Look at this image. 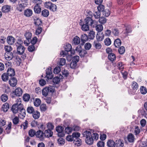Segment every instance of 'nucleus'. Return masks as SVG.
<instances>
[{
	"instance_id": "nucleus-1",
	"label": "nucleus",
	"mask_w": 147,
	"mask_h": 147,
	"mask_svg": "<svg viewBox=\"0 0 147 147\" xmlns=\"http://www.w3.org/2000/svg\"><path fill=\"white\" fill-rule=\"evenodd\" d=\"M83 136L85 137L86 142L88 144L92 145L93 144L94 139L91 132L89 131H86L83 133Z\"/></svg>"
},
{
	"instance_id": "nucleus-2",
	"label": "nucleus",
	"mask_w": 147,
	"mask_h": 147,
	"mask_svg": "<svg viewBox=\"0 0 147 147\" xmlns=\"http://www.w3.org/2000/svg\"><path fill=\"white\" fill-rule=\"evenodd\" d=\"M61 69L59 67H56V84L59 82L61 79L63 78V76L61 73Z\"/></svg>"
},
{
	"instance_id": "nucleus-3",
	"label": "nucleus",
	"mask_w": 147,
	"mask_h": 147,
	"mask_svg": "<svg viewBox=\"0 0 147 147\" xmlns=\"http://www.w3.org/2000/svg\"><path fill=\"white\" fill-rule=\"evenodd\" d=\"M22 42L20 41L17 42L16 43V45L17 47V53L20 55L23 54L25 51V48L24 47L21 45Z\"/></svg>"
},
{
	"instance_id": "nucleus-4",
	"label": "nucleus",
	"mask_w": 147,
	"mask_h": 147,
	"mask_svg": "<svg viewBox=\"0 0 147 147\" xmlns=\"http://www.w3.org/2000/svg\"><path fill=\"white\" fill-rule=\"evenodd\" d=\"M24 36L26 38V40H24V43L26 45L28 46L30 44L31 41L32 34L30 32H27L25 34Z\"/></svg>"
},
{
	"instance_id": "nucleus-5",
	"label": "nucleus",
	"mask_w": 147,
	"mask_h": 147,
	"mask_svg": "<svg viewBox=\"0 0 147 147\" xmlns=\"http://www.w3.org/2000/svg\"><path fill=\"white\" fill-rule=\"evenodd\" d=\"M138 84L135 81L132 82L131 84V87L132 88V91L131 92H129V93L132 95L135 94L138 89Z\"/></svg>"
},
{
	"instance_id": "nucleus-6",
	"label": "nucleus",
	"mask_w": 147,
	"mask_h": 147,
	"mask_svg": "<svg viewBox=\"0 0 147 147\" xmlns=\"http://www.w3.org/2000/svg\"><path fill=\"white\" fill-rule=\"evenodd\" d=\"M86 24H89V25L92 27H95L98 24V22L95 20H93L92 18H87L86 21Z\"/></svg>"
},
{
	"instance_id": "nucleus-7",
	"label": "nucleus",
	"mask_w": 147,
	"mask_h": 147,
	"mask_svg": "<svg viewBox=\"0 0 147 147\" xmlns=\"http://www.w3.org/2000/svg\"><path fill=\"white\" fill-rule=\"evenodd\" d=\"M19 117L21 119H23L26 115V111L24 108L23 105H22L20 107V110L19 111Z\"/></svg>"
},
{
	"instance_id": "nucleus-8",
	"label": "nucleus",
	"mask_w": 147,
	"mask_h": 147,
	"mask_svg": "<svg viewBox=\"0 0 147 147\" xmlns=\"http://www.w3.org/2000/svg\"><path fill=\"white\" fill-rule=\"evenodd\" d=\"M85 21V24H84L82 22H81L80 25L81 26V29L83 31H87L89 30V24H86V22Z\"/></svg>"
},
{
	"instance_id": "nucleus-9",
	"label": "nucleus",
	"mask_w": 147,
	"mask_h": 147,
	"mask_svg": "<svg viewBox=\"0 0 147 147\" xmlns=\"http://www.w3.org/2000/svg\"><path fill=\"white\" fill-rule=\"evenodd\" d=\"M13 57V54L12 52H6L4 55L5 59L7 61L11 60Z\"/></svg>"
},
{
	"instance_id": "nucleus-10",
	"label": "nucleus",
	"mask_w": 147,
	"mask_h": 147,
	"mask_svg": "<svg viewBox=\"0 0 147 147\" xmlns=\"http://www.w3.org/2000/svg\"><path fill=\"white\" fill-rule=\"evenodd\" d=\"M45 7L47 8H49L50 10L53 12L55 11V5L50 2H46L45 4Z\"/></svg>"
},
{
	"instance_id": "nucleus-11",
	"label": "nucleus",
	"mask_w": 147,
	"mask_h": 147,
	"mask_svg": "<svg viewBox=\"0 0 147 147\" xmlns=\"http://www.w3.org/2000/svg\"><path fill=\"white\" fill-rule=\"evenodd\" d=\"M36 137L41 140H43L44 138V134L43 131L39 130L36 132Z\"/></svg>"
},
{
	"instance_id": "nucleus-12",
	"label": "nucleus",
	"mask_w": 147,
	"mask_h": 147,
	"mask_svg": "<svg viewBox=\"0 0 147 147\" xmlns=\"http://www.w3.org/2000/svg\"><path fill=\"white\" fill-rule=\"evenodd\" d=\"M46 77L48 79H52L53 77V76L52 74L51 71V69L49 67L46 70Z\"/></svg>"
},
{
	"instance_id": "nucleus-13",
	"label": "nucleus",
	"mask_w": 147,
	"mask_h": 147,
	"mask_svg": "<svg viewBox=\"0 0 147 147\" xmlns=\"http://www.w3.org/2000/svg\"><path fill=\"white\" fill-rule=\"evenodd\" d=\"M10 85L12 87H15L16 85L17 81L16 78L14 77H11L9 81Z\"/></svg>"
},
{
	"instance_id": "nucleus-14",
	"label": "nucleus",
	"mask_w": 147,
	"mask_h": 147,
	"mask_svg": "<svg viewBox=\"0 0 147 147\" xmlns=\"http://www.w3.org/2000/svg\"><path fill=\"white\" fill-rule=\"evenodd\" d=\"M22 105L18 106L16 105H13L12 107L11 110L13 113L16 114L18 113L20 110V107Z\"/></svg>"
},
{
	"instance_id": "nucleus-15",
	"label": "nucleus",
	"mask_w": 147,
	"mask_h": 147,
	"mask_svg": "<svg viewBox=\"0 0 147 147\" xmlns=\"http://www.w3.org/2000/svg\"><path fill=\"white\" fill-rule=\"evenodd\" d=\"M44 138H48L51 137L53 134L52 131L49 129H46L44 132Z\"/></svg>"
},
{
	"instance_id": "nucleus-16",
	"label": "nucleus",
	"mask_w": 147,
	"mask_h": 147,
	"mask_svg": "<svg viewBox=\"0 0 147 147\" xmlns=\"http://www.w3.org/2000/svg\"><path fill=\"white\" fill-rule=\"evenodd\" d=\"M124 145V144L123 142L121 140L119 139L116 140L115 146L117 147H123Z\"/></svg>"
},
{
	"instance_id": "nucleus-17",
	"label": "nucleus",
	"mask_w": 147,
	"mask_h": 147,
	"mask_svg": "<svg viewBox=\"0 0 147 147\" xmlns=\"http://www.w3.org/2000/svg\"><path fill=\"white\" fill-rule=\"evenodd\" d=\"M104 34L103 33H98L96 35V39L97 41H101L104 38Z\"/></svg>"
},
{
	"instance_id": "nucleus-18",
	"label": "nucleus",
	"mask_w": 147,
	"mask_h": 147,
	"mask_svg": "<svg viewBox=\"0 0 147 147\" xmlns=\"http://www.w3.org/2000/svg\"><path fill=\"white\" fill-rule=\"evenodd\" d=\"M127 139L129 142L133 143L135 140V137L132 134L129 133L127 136Z\"/></svg>"
},
{
	"instance_id": "nucleus-19",
	"label": "nucleus",
	"mask_w": 147,
	"mask_h": 147,
	"mask_svg": "<svg viewBox=\"0 0 147 147\" xmlns=\"http://www.w3.org/2000/svg\"><path fill=\"white\" fill-rule=\"evenodd\" d=\"M16 96H21L23 93L22 90L20 88H17L13 92Z\"/></svg>"
},
{
	"instance_id": "nucleus-20",
	"label": "nucleus",
	"mask_w": 147,
	"mask_h": 147,
	"mask_svg": "<svg viewBox=\"0 0 147 147\" xmlns=\"http://www.w3.org/2000/svg\"><path fill=\"white\" fill-rule=\"evenodd\" d=\"M7 40L9 44L12 45L15 42V38L11 36H9L7 37Z\"/></svg>"
},
{
	"instance_id": "nucleus-21",
	"label": "nucleus",
	"mask_w": 147,
	"mask_h": 147,
	"mask_svg": "<svg viewBox=\"0 0 147 147\" xmlns=\"http://www.w3.org/2000/svg\"><path fill=\"white\" fill-rule=\"evenodd\" d=\"M81 39L82 42V44L83 45L88 39L87 35L85 34L82 35L81 36Z\"/></svg>"
},
{
	"instance_id": "nucleus-22",
	"label": "nucleus",
	"mask_w": 147,
	"mask_h": 147,
	"mask_svg": "<svg viewBox=\"0 0 147 147\" xmlns=\"http://www.w3.org/2000/svg\"><path fill=\"white\" fill-rule=\"evenodd\" d=\"M11 8V6L9 5H5L2 7V10L3 12H8L10 10Z\"/></svg>"
},
{
	"instance_id": "nucleus-23",
	"label": "nucleus",
	"mask_w": 147,
	"mask_h": 147,
	"mask_svg": "<svg viewBox=\"0 0 147 147\" xmlns=\"http://www.w3.org/2000/svg\"><path fill=\"white\" fill-rule=\"evenodd\" d=\"M66 63V60L64 58H61L58 59L57 63L58 64L63 66L65 65Z\"/></svg>"
},
{
	"instance_id": "nucleus-24",
	"label": "nucleus",
	"mask_w": 147,
	"mask_h": 147,
	"mask_svg": "<svg viewBox=\"0 0 147 147\" xmlns=\"http://www.w3.org/2000/svg\"><path fill=\"white\" fill-rule=\"evenodd\" d=\"M25 5L24 3L19 4L17 7V10L20 12H22L24 10L25 7Z\"/></svg>"
},
{
	"instance_id": "nucleus-25",
	"label": "nucleus",
	"mask_w": 147,
	"mask_h": 147,
	"mask_svg": "<svg viewBox=\"0 0 147 147\" xmlns=\"http://www.w3.org/2000/svg\"><path fill=\"white\" fill-rule=\"evenodd\" d=\"M49 90H48V87L46 86L42 90V94L43 96L46 97L48 95Z\"/></svg>"
},
{
	"instance_id": "nucleus-26",
	"label": "nucleus",
	"mask_w": 147,
	"mask_h": 147,
	"mask_svg": "<svg viewBox=\"0 0 147 147\" xmlns=\"http://www.w3.org/2000/svg\"><path fill=\"white\" fill-rule=\"evenodd\" d=\"M93 46L96 49H100L102 47L101 44L99 42V41L96 40L94 41Z\"/></svg>"
},
{
	"instance_id": "nucleus-27",
	"label": "nucleus",
	"mask_w": 147,
	"mask_h": 147,
	"mask_svg": "<svg viewBox=\"0 0 147 147\" xmlns=\"http://www.w3.org/2000/svg\"><path fill=\"white\" fill-rule=\"evenodd\" d=\"M32 14V11L30 9H27L24 11V15L27 17H30Z\"/></svg>"
},
{
	"instance_id": "nucleus-28",
	"label": "nucleus",
	"mask_w": 147,
	"mask_h": 147,
	"mask_svg": "<svg viewBox=\"0 0 147 147\" xmlns=\"http://www.w3.org/2000/svg\"><path fill=\"white\" fill-rule=\"evenodd\" d=\"M107 145L109 147H115V142L112 140H109L107 142Z\"/></svg>"
},
{
	"instance_id": "nucleus-29",
	"label": "nucleus",
	"mask_w": 147,
	"mask_h": 147,
	"mask_svg": "<svg viewBox=\"0 0 147 147\" xmlns=\"http://www.w3.org/2000/svg\"><path fill=\"white\" fill-rule=\"evenodd\" d=\"M32 115L34 119H37L40 117V114L38 111H36L32 113Z\"/></svg>"
},
{
	"instance_id": "nucleus-30",
	"label": "nucleus",
	"mask_w": 147,
	"mask_h": 147,
	"mask_svg": "<svg viewBox=\"0 0 147 147\" xmlns=\"http://www.w3.org/2000/svg\"><path fill=\"white\" fill-rule=\"evenodd\" d=\"M108 58L109 60L111 61H113L115 59L116 56L114 53H110L109 54Z\"/></svg>"
},
{
	"instance_id": "nucleus-31",
	"label": "nucleus",
	"mask_w": 147,
	"mask_h": 147,
	"mask_svg": "<svg viewBox=\"0 0 147 147\" xmlns=\"http://www.w3.org/2000/svg\"><path fill=\"white\" fill-rule=\"evenodd\" d=\"M9 108V105L8 103H5L2 106V110L4 112H7Z\"/></svg>"
},
{
	"instance_id": "nucleus-32",
	"label": "nucleus",
	"mask_w": 147,
	"mask_h": 147,
	"mask_svg": "<svg viewBox=\"0 0 147 147\" xmlns=\"http://www.w3.org/2000/svg\"><path fill=\"white\" fill-rule=\"evenodd\" d=\"M7 74L8 76H11L15 75V71L14 69L11 68H9L7 71Z\"/></svg>"
},
{
	"instance_id": "nucleus-33",
	"label": "nucleus",
	"mask_w": 147,
	"mask_h": 147,
	"mask_svg": "<svg viewBox=\"0 0 147 147\" xmlns=\"http://www.w3.org/2000/svg\"><path fill=\"white\" fill-rule=\"evenodd\" d=\"M28 121L26 120L21 125H20V129L22 128V127H23V129L24 130L26 129L28 127Z\"/></svg>"
},
{
	"instance_id": "nucleus-34",
	"label": "nucleus",
	"mask_w": 147,
	"mask_h": 147,
	"mask_svg": "<svg viewBox=\"0 0 147 147\" xmlns=\"http://www.w3.org/2000/svg\"><path fill=\"white\" fill-rule=\"evenodd\" d=\"M35 12L37 13H40L41 11V8L39 5H36L34 7Z\"/></svg>"
},
{
	"instance_id": "nucleus-35",
	"label": "nucleus",
	"mask_w": 147,
	"mask_h": 147,
	"mask_svg": "<svg viewBox=\"0 0 147 147\" xmlns=\"http://www.w3.org/2000/svg\"><path fill=\"white\" fill-rule=\"evenodd\" d=\"M96 30L98 32V33H99L103 30V26L100 24H97L95 27Z\"/></svg>"
},
{
	"instance_id": "nucleus-36",
	"label": "nucleus",
	"mask_w": 147,
	"mask_h": 147,
	"mask_svg": "<svg viewBox=\"0 0 147 147\" xmlns=\"http://www.w3.org/2000/svg\"><path fill=\"white\" fill-rule=\"evenodd\" d=\"M132 30L131 28L129 27H127L123 31V33L125 34V36H127L128 34L131 32Z\"/></svg>"
},
{
	"instance_id": "nucleus-37",
	"label": "nucleus",
	"mask_w": 147,
	"mask_h": 147,
	"mask_svg": "<svg viewBox=\"0 0 147 147\" xmlns=\"http://www.w3.org/2000/svg\"><path fill=\"white\" fill-rule=\"evenodd\" d=\"M121 40L119 38H117L115 40L114 45L116 47H118L121 45Z\"/></svg>"
},
{
	"instance_id": "nucleus-38",
	"label": "nucleus",
	"mask_w": 147,
	"mask_h": 147,
	"mask_svg": "<svg viewBox=\"0 0 147 147\" xmlns=\"http://www.w3.org/2000/svg\"><path fill=\"white\" fill-rule=\"evenodd\" d=\"M73 41L74 44L78 45L80 42V39L79 37L76 36L73 38Z\"/></svg>"
},
{
	"instance_id": "nucleus-39",
	"label": "nucleus",
	"mask_w": 147,
	"mask_h": 147,
	"mask_svg": "<svg viewBox=\"0 0 147 147\" xmlns=\"http://www.w3.org/2000/svg\"><path fill=\"white\" fill-rule=\"evenodd\" d=\"M117 66L118 69L121 71H123L124 68V64L122 62H119L117 65Z\"/></svg>"
},
{
	"instance_id": "nucleus-40",
	"label": "nucleus",
	"mask_w": 147,
	"mask_h": 147,
	"mask_svg": "<svg viewBox=\"0 0 147 147\" xmlns=\"http://www.w3.org/2000/svg\"><path fill=\"white\" fill-rule=\"evenodd\" d=\"M14 58L15 61L17 65L19 66L22 63L21 58L18 56H15Z\"/></svg>"
},
{
	"instance_id": "nucleus-41",
	"label": "nucleus",
	"mask_w": 147,
	"mask_h": 147,
	"mask_svg": "<svg viewBox=\"0 0 147 147\" xmlns=\"http://www.w3.org/2000/svg\"><path fill=\"white\" fill-rule=\"evenodd\" d=\"M19 118V116H16L12 119V122L13 124L16 125L19 123L20 121Z\"/></svg>"
},
{
	"instance_id": "nucleus-42",
	"label": "nucleus",
	"mask_w": 147,
	"mask_h": 147,
	"mask_svg": "<svg viewBox=\"0 0 147 147\" xmlns=\"http://www.w3.org/2000/svg\"><path fill=\"white\" fill-rule=\"evenodd\" d=\"M72 48L71 45L69 43H66L65 47V50L67 52H69L71 51Z\"/></svg>"
},
{
	"instance_id": "nucleus-43",
	"label": "nucleus",
	"mask_w": 147,
	"mask_h": 147,
	"mask_svg": "<svg viewBox=\"0 0 147 147\" xmlns=\"http://www.w3.org/2000/svg\"><path fill=\"white\" fill-rule=\"evenodd\" d=\"M65 140L61 138H59L57 140L59 146H61L64 144L65 143Z\"/></svg>"
},
{
	"instance_id": "nucleus-44",
	"label": "nucleus",
	"mask_w": 147,
	"mask_h": 147,
	"mask_svg": "<svg viewBox=\"0 0 147 147\" xmlns=\"http://www.w3.org/2000/svg\"><path fill=\"white\" fill-rule=\"evenodd\" d=\"M49 14V11L47 9H44L42 11V15L44 17H48Z\"/></svg>"
},
{
	"instance_id": "nucleus-45",
	"label": "nucleus",
	"mask_w": 147,
	"mask_h": 147,
	"mask_svg": "<svg viewBox=\"0 0 147 147\" xmlns=\"http://www.w3.org/2000/svg\"><path fill=\"white\" fill-rule=\"evenodd\" d=\"M95 35V33L93 31H90L89 33L88 37L90 39H93Z\"/></svg>"
},
{
	"instance_id": "nucleus-46",
	"label": "nucleus",
	"mask_w": 147,
	"mask_h": 147,
	"mask_svg": "<svg viewBox=\"0 0 147 147\" xmlns=\"http://www.w3.org/2000/svg\"><path fill=\"white\" fill-rule=\"evenodd\" d=\"M2 79L4 81H6L8 79V75L7 74L5 73L3 74L1 76Z\"/></svg>"
},
{
	"instance_id": "nucleus-47",
	"label": "nucleus",
	"mask_w": 147,
	"mask_h": 147,
	"mask_svg": "<svg viewBox=\"0 0 147 147\" xmlns=\"http://www.w3.org/2000/svg\"><path fill=\"white\" fill-rule=\"evenodd\" d=\"M36 132L33 129H30L28 131V134L31 137H34L35 135H36Z\"/></svg>"
},
{
	"instance_id": "nucleus-48",
	"label": "nucleus",
	"mask_w": 147,
	"mask_h": 147,
	"mask_svg": "<svg viewBox=\"0 0 147 147\" xmlns=\"http://www.w3.org/2000/svg\"><path fill=\"white\" fill-rule=\"evenodd\" d=\"M105 44L107 46L110 45L111 43V39L109 38H107L105 39L104 40Z\"/></svg>"
},
{
	"instance_id": "nucleus-49",
	"label": "nucleus",
	"mask_w": 147,
	"mask_h": 147,
	"mask_svg": "<svg viewBox=\"0 0 147 147\" xmlns=\"http://www.w3.org/2000/svg\"><path fill=\"white\" fill-rule=\"evenodd\" d=\"M41 102V100L39 99L36 98L34 101V103L35 106L38 107L40 105Z\"/></svg>"
},
{
	"instance_id": "nucleus-50",
	"label": "nucleus",
	"mask_w": 147,
	"mask_h": 147,
	"mask_svg": "<svg viewBox=\"0 0 147 147\" xmlns=\"http://www.w3.org/2000/svg\"><path fill=\"white\" fill-rule=\"evenodd\" d=\"M98 21L101 24H103L106 23L107 19L104 17H101L99 18Z\"/></svg>"
},
{
	"instance_id": "nucleus-51",
	"label": "nucleus",
	"mask_w": 147,
	"mask_h": 147,
	"mask_svg": "<svg viewBox=\"0 0 147 147\" xmlns=\"http://www.w3.org/2000/svg\"><path fill=\"white\" fill-rule=\"evenodd\" d=\"M73 130V128L71 127H67L65 128V133L67 134L71 133Z\"/></svg>"
},
{
	"instance_id": "nucleus-52",
	"label": "nucleus",
	"mask_w": 147,
	"mask_h": 147,
	"mask_svg": "<svg viewBox=\"0 0 147 147\" xmlns=\"http://www.w3.org/2000/svg\"><path fill=\"white\" fill-rule=\"evenodd\" d=\"M1 99L3 102H5L8 99V96L6 94H3L1 96Z\"/></svg>"
},
{
	"instance_id": "nucleus-53",
	"label": "nucleus",
	"mask_w": 147,
	"mask_h": 147,
	"mask_svg": "<svg viewBox=\"0 0 147 147\" xmlns=\"http://www.w3.org/2000/svg\"><path fill=\"white\" fill-rule=\"evenodd\" d=\"M140 91L141 93L143 94H145L147 92L146 88L144 86H142L140 88Z\"/></svg>"
},
{
	"instance_id": "nucleus-54",
	"label": "nucleus",
	"mask_w": 147,
	"mask_h": 147,
	"mask_svg": "<svg viewBox=\"0 0 147 147\" xmlns=\"http://www.w3.org/2000/svg\"><path fill=\"white\" fill-rule=\"evenodd\" d=\"M30 95L27 94H24L23 96V99L25 101H28L30 99Z\"/></svg>"
},
{
	"instance_id": "nucleus-55",
	"label": "nucleus",
	"mask_w": 147,
	"mask_h": 147,
	"mask_svg": "<svg viewBox=\"0 0 147 147\" xmlns=\"http://www.w3.org/2000/svg\"><path fill=\"white\" fill-rule=\"evenodd\" d=\"M112 32L113 34L115 36H118L119 33L118 29L116 28L112 29Z\"/></svg>"
},
{
	"instance_id": "nucleus-56",
	"label": "nucleus",
	"mask_w": 147,
	"mask_h": 147,
	"mask_svg": "<svg viewBox=\"0 0 147 147\" xmlns=\"http://www.w3.org/2000/svg\"><path fill=\"white\" fill-rule=\"evenodd\" d=\"M97 9L98 11L103 12L104 10L105 6L104 5H100L97 7Z\"/></svg>"
},
{
	"instance_id": "nucleus-57",
	"label": "nucleus",
	"mask_w": 147,
	"mask_h": 147,
	"mask_svg": "<svg viewBox=\"0 0 147 147\" xmlns=\"http://www.w3.org/2000/svg\"><path fill=\"white\" fill-rule=\"evenodd\" d=\"M54 126L51 123H48L47 124L46 127L47 128V129L51 130L53 129Z\"/></svg>"
},
{
	"instance_id": "nucleus-58",
	"label": "nucleus",
	"mask_w": 147,
	"mask_h": 147,
	"mask_svg": "<svg viewBox=\"0 0 147 147\" xmlns=\"http://www.w3.org/2000/svg\"><path fill=\"white\" fill-rule=\"evenodd\" d=\"M4 49L6 52H11V51L12 50V48L11 46L7 45L5 47Z\"/></svg>"
},
{
	"instance_id": "nucleus-59",
	"label": "nucleus",
	"mask_w": 147,
	"mask_h": 147,
	"mask_svg": "<svg viewBox=\"0 0 147 147\" xmlns=\"http://www.w3.org/2000/svg\"><path fill=\"white\" fill-rule=\"evenodd\" d=\"M27 111L28 113L30 114H32L35 111L33 107L31 106L28 107Z\"/></svg>"
},
{
	"instance_id": "nucleus-60",
	"label": "nucleus",
	"mask_w": 147,
	"mask_h": 147,
	"mask_svg": "<svg viewBox=\"0 0 147 147\" xmlns=\"http://www.w3.org/2000/svg\"><path fill=\"white\" fill-rule=\"evenodd\" d=\"M105 143L102 141H100L98 142L97 143V146L98 147H104Z\"/></svg>"
},
{
	"instance_id": "nucleus-61",
	"label": "nucleus",
	"mask_w": 147,
	"mask_h": 147,
	"mask_svg": "<svg viewBox=\"0 0 147 147\" xmlns=\"http://www.w3.org/2000/svg\"><path fill=\"white\" fill-rule=\"evenodd\" d=\"M93 15L95 19H98L100 18V13L99 11H97L94 13Z\"/></svg>"
},
{
	"instance_id": "nucleus-62",
	"label": "nucleus",
	"mask_w": 147,
	"mask_h": 147,
	"mask_svg": "<svg viewBox=\"0 0 147 147\" xmlns=\"http://www.w3.org/2000/svg\"><path fill=\"white\" fill-rule=\"evenodd\" d=\"M40 110L42 111H45L47 109V107L46 104H42L40 107Z\"/></svg>"
},
{
	"instance_id": "nucleus-63",
	"label": "nucleus",
	"mask_w": 147,
	"mask_h": 147,
	"mask_svg": "<svg viewBox=\"0 0 147 147\" xmlns=\"http://www.w3.org/2000/svg\"><path fill=\"white\" fill-rule=\"evenodd\" d=\"M110 14V12L108 9H105L103 12V14L106 17L109 16Z\"/></svg>"
},
{
	"instance_id": "nucleus-64",
	"label": "nucleus",
	"mask_w": 147,
	"mask_h": 147,
	"mask_svg": "<svg viewBox=\"0 0 147 147\" xmlns=\"http://www.w3.org/2000/svg\"><path fill=\"white\" fill-rule=\"evenodd\" d=\"M87 52L85 50H82L79 53V55L81 57H83L87 54Z\"/></svg>"
}]
</instances>
